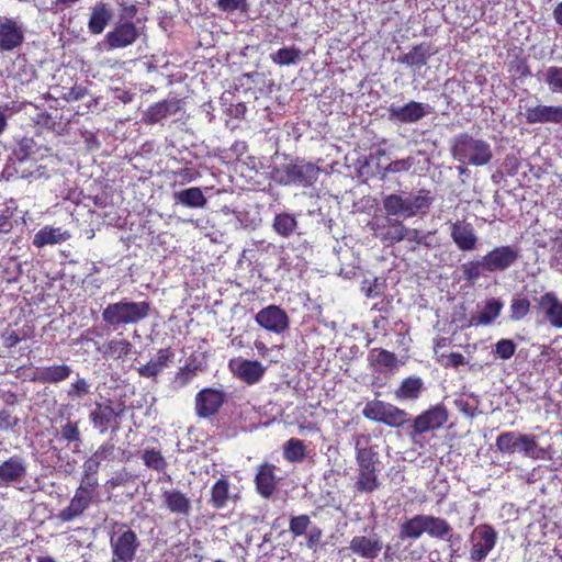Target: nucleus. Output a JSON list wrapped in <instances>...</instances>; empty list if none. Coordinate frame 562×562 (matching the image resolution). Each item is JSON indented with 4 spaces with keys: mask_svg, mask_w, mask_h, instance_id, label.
<instances>
[{
    "mask_svg": "<svg viewBox=\"0 0 562 562\" xmlns=\"http://www.w3.org/2000/svg\"><path fill=\"white\" fill-rule=\"evenodd\" d=\"M472 539L474 542L470 551V559L482 561L494 549L497 541V532L490 525H480L474 529Z\"/></svg>",
    "mask_w": 562,
    "mask_h": 562,
    "instance_id": "obj_13",
    "label": "nucleus"
},
{
    "mask_svg": "<svg viewBox=\"0 0 562 562\" xmlns=\"http://www.w3.org/2000/svg\"><path fill=\"white\" fill-rule=\"evenodd\" d=\"M114 450L115 447L111 442H105L101 445L98 450L92 454L95 460H98L100 463L103 461H110L114 458Z\"/></svg>",
    "mask_w": 562,
    "mask_h": 562,
    "instance_id": "obj_60",
    "label": "nucleus"
},
{
    "mask_svg": "<svg viewBox=\"0 0 562 562\" xmlns=\"http://www.w3.org/2000/svg\"><path fill=\"white\" fill-rule=\"evenodd\" d=\"M60 432L63 438L69 442L80 441V431L76 423L68 422L61 427Z\"/></svg>",
    "mask_w": 562,
    "mask_h": 562,
    "instance_id": "obj_62",
    "label": "nucleus"
},
{
    "mask_svg": "<svg viewBox=\"0 0 562 562\" xmlns=\"http://www.w3.org/2000/svg\"><path fill=\"white\" fill-rule=\"evenodd\" d=\"M90 392L89 384L83 378H78L72 382L67 391L70 397H82Z\"/></svg>",
    "mask_w": 562,
    "mask_h": 562,
    "instance_id": "obj_58",
    "label": "nucleus"
},
{
    "mask_svg": "<svg viewBox=\"0 0 562 562\" xmlns=\"http://www.w3.org/2000/svg\"><path fill=\"white\" fill-rule=\"evenodd\" d=\"M415 164L414 157H407L404 159H398L391 161L386 167L385 171L391 173H398L403 171H408Z\"/></svg>",
    "mask_w": 562,
    "mask_h": 562,
    "instance_id": "obj_57",
    "label": "nucleus"
},
{
    "mask_svg": "<svg viewBox=\"0 0 562 562\" xmlns=\"http://www.w3.org/2000/svg\"><path fill=\"white\" fill-rule=\"evenodd\" d=\"M306 536V546L308 549H315V547L321 542L323 531L317 526H312L307 532Z\"/></svg>",
    "mask_w": 562,
    "mask_h": 562,
    "instance_id": "obj_64",
    "label": "nucleus"
},
{
    "mask_svg": "<svg viewBox=\"0 0 562 562\" xmlns=\"http://www.w3.org/2000/svg\"><path fill=\"white\" fill-rule=\"evenodd\" d=\"M217 7L222 11L232 12L235 10L245 11L247 8L246 0H217Z\"/></svg>",
    "mask_w": 562,
    "mask_h": 562,
    "instance_id": "obj_63",
    "label": "nucleus"
},
{
    "mask_svg": "<svg viewBox=\"0 0 562 562\" xmlns=\"http://www.w3.org/2000/svg\"><path fill=\"white\" fill-rule=\"evenodd\" d=\"M20 419L8 409H0V431L12 430Z\"/></svg>",
    "mask_w": 562,
    "mask_h": 562,
    "instance_id": "obj_59",
    "label": "nucleus"
},
{
    "mask_svg": "<svg viewBox=\"0 0 562 562\" xmlns=\"http://www.w3.org/2000/svg\"><path fill=\"white\" fill-rule=\"evenodd\" d=\"M431 52L427 44H419L414 46L408 53L398 57V63L405 64L409 67H422L426 65Z\"/></svg>",
    "mask_w": 562,
    "mask_h": 562,
    "instance_id": "obj_41",
    "label": "nucleus"
},
{
    "mask_svg": "<svg viewBox=\"0 0 562 562\" xmlns=\"http://www.w3.org/2000/svg\"><path fill=\"white\" fill-rule=\"evenodd\" d=\"M25 38L24 25L21 21L0 15V50L12 52L19 48Z\"/></svg>",
    "mask_w": 562,
    "mask_h": 562,
    "instance_id": "obj_12",
    "label": "nucleus"
},
{
    "mask_svg": "<svg viewBox=\"0 0 562 562\" xmlns=\"http://www.w3.org/2000/svg\"><path fill=\"white\" fill-rule=\"evenodd\" d=\"M71 372L72 369L67 364L42 367L36 369L32 380L40 383L57 384L66 381Z\"/></svg>",
    "mask_w": 562,
    "mask_h": 562,
    "instance_id": "obj_29",
    "label": "nucleus"
},
{
    "mask_svg": "<svg viewBox=\"0 0 562 562\" xmlns=\"http://www.w3.org/2000/svg\"><path fill=\"white\" fill-rule=\"evenodd\" d=\"M539 306L551 326L562 328V303L554 293L543 294L539 300Z\"/></svg>",
    "mask_w": 562,
    "mask_h": 562,
    "instance_id": "obj_30",
    "label": "nucleus"
},
{
    "mask_svg": "<svg viewBox=\"0 0 562 562\" xmlns=\"http://www.w3.org/2000/svg\"><path fill=\"white\" fill-rule=\"evenodd\" d=\"M173 199L177 203L192 209H203L207 203L202 190L198 187L177 191L173 193Z\"/></svg>",
    "mask_w": 562,
    "mask_h": 562,
    "instance_id": "obj_37",
    "label": "nucleus"
},
{
    "mask_svg": "<svg viewBox=\"0 0 562 562\" xmlns=\"http://www.w3.org/2000/svg\"><path fill=\"white\" fill-rule=\"evenodd\" d=\"M225 395L215 389H204L195 396V409L199 417H211L215 415L223 405Z\"/></svg>",
    "mask_w": 562,
    "mask_h": 562,
    "instance_id": "obj_20",
    "label": "nucleus"
},
{
    "mask_svg": "<svg viewBox=\"0 0 562 562\" xmlns=\"http://www.w3.org/2000/svg\"><path fill=\"white\" fill-rule=\"evenodd\" d=\"M373 235L387 246L395 245L404 240V232L406 226L394 216L383 220H376L368 224Z\"/></svg>",
    "mask_w": 562,
    "mask_h": 562,
    "instance_id": "obj_11",
    "label": "nucleus"
},
{
    "mask_svg": "<svg viewBox=\"0 0 562 562\" xmlns=\"http://www.w3.org/2000/svg\"><path fill=\"white\" fill-rule=\"evenodd\" d=\"M132 344L126 339H111L97 348L104 358L122 359L127 357L132 351Z\"/></svg>",
    "mask_w": 562,
    "mask_h": 562,
    "instance_id": "obj_36",
    "label": "nucleus"
},
{
    "mask_svg": "<svg viewBox=\"0 0 562 562\" xmlns=\"http://www.w3.org/2000/svg\"><path fill=\"white\" fill-rule=\"evenodd\" d=\"M311 527L312 520L308 515L302 514L290 518L289 530L294 538L305 535Z\"/></svg>",
    "mask_w": 562,
    "mask_h": 562,
    "instance_id": "obj_51",
    "label": "nucleus"
},
{
    "mask_svg": "<svg viewBox=\"0 0 562 562\" xmlns=\"http://www.w3.org/2000/svg\"><path fill=\"white\" fill-rule=\"evenodd\" d=\"M125 413V405L117 403L113 405L112 402L97 403L94 408L89 415V419L93 428L98 429L100 434H105L110 428L112 432L120 429L121 417Z\"/></svg>",
    "mask_w": 562,
    "mask_h": 562,
    "instance_id": "obj_7",
    "label": "nucleus"
},
{
    "mask_svg": "<svg viewBox=\"0 0 562 562\" xmlns=\"http://www.w3.org/2000/svg\"><path fill=\"white\" fill-rule=\"evenodd\" d=\"M524 111L528 124H562V105H526Z\"/></svg>",
    "mask_w": 562,
    "mask_h": 562,
    "instance_id": "obj_17",
    "label": "nucleus"
},
{
    "mask_svg": "<svg viewBox=\"0 0 562 562\" xmlns=\"http://www.w3.org/2000/svg\"><path fill=\"white\" fill-rule=\"evenodd\" d=\"M496 448L506 454L520 453L525 458L542 460L546 458V449L539 447L535 435L517 431H504L497 436Z\"/></svg>",
    "mask_w": 562,
    "mask_h": 562,
    "instance_id": "obj_4",
    "label": "nucleus"
},
{
    "mask_svg": "<svg viewBox=\"0 0 562 562\" xmlns=\"http://www.w3.org/2000/svg\"><path fill=\"white\" fill-rule=\"evenodd\" d=\"M552 258L551 265L553 267H562V233L559 234L552 241Z\"/></svg>",
    "mask_w": 562,
    "mask_h": 562,
    "instance_id": "obj_61",
    "label": "nucleus"
},
{
    "mask_svg": "<svg viewBox=\"0 0 562 562\" xmlns=\"http://www.w3.org/2000/svg\"><path fill=\"white\" fill-rule=\"evenodd\" d=\"M302 50L295 46H284L270 55L271 60L279 66L296 65L302 59Z\"/></svg>",
    "mask_w": 562,
    "mask_h": 562,
    "instance_id": "obj_44",
    "label": "nucleus"
},
{
    "mask_svg": "<svg viewBox=\"0 0 562 562\" xmlns=\"http://www.w3.org/2000/svg\"><path fill=\"white\" fill-rule=\"evenodd\" d=\"M362 414L370 420L382 423L390 427H401L408 420V414L405 411L379 400L368 402Z\"/></svg>",
    "mask_w": 562,
    "mask_h": 562,
    "instance_id": "obj_6",
    "label": "nucleus"
},
{
    "mask_svg": "<svg viewBox=\"0 0 562 562\" xmlns=\"http://www.w3.org/2000/svg\"><path fill=\"white\" fill-rule=\"evenodd\" d=\"M27 475L26 460L14 454L0 464V486H16Z\"/></svg>",
    "mask_w": 562,
    "mask_h": 562,
    "instance_id": "obj_15",
    "label": "nucleus"
},
{
    "mask_svg": "<svg viewBox=\"0 0 562 562\" xmlns=\"http://www.w3.org/2000/svg\"><path fill=\"white\" fill-rule=\"evenodd\" d=\"M36 148V143L32 137L24 136L15 142L14 148L3 170L8 178L13 177V166H24L27 159L35 154Z\"/></svg>",
    "mask_w": 562,
    "mask_h": 562,
    "instance_id": "obj_22",
    "label": "nucleus"
},
{
    "mask_svg": "<svg viewBox=\"0 0 562 562\" xmlns=\"http://www.w3.org/2000/svg\"><path fill=\"white\" fill-rule=\"evenodd\" d=\"M432 202L431 192L420 189L406 196L396 193L387 194L383 198L382 205L389 216L409 218L426 214Z\"/></svg>",
    "mask_w": 562,
    "mask_h": 562,
    "instance_id": "obj_1",
    "label": "nucleus"
},
{
    "mask_svg": "<svg viewBox=\"0 0 562 562\" xmlns=\"http://www.w3.org/2000/svg\"><path fill=\"white\" fill-rule=\"evenodd\" d=\"M175 352L170 348L158 350L155 358L139 367L137 372L143 378L155 379L173 361Z\"/></svg>",
    "mask_w": 562,
    "mask_h": 562,
    "instance_id": "obj_27",
    "label": "nucleus"
},
{
    "mask_svg": "<svg viewBox=\"0 0 562 562\" xmlns=\"http://www.w3.org/2000/svg\"><path fill=\"white\" fill-rule=\"evenodd\" d=\"M450 236L461 251H473L476 249L479 237L471 223L457 221L450 227Z\"/></svg>",
    "mask_w": 562,
    "mask_h": 562,
    "instance_id": "obj_21",
    "label": "nucleus"
},
{
    "mask_svg": "<svg viewBox=\"0 0 562 562\" xmlns=\"http://www.w3.org/2000/svg\"><path fill=\"white\" fill-rule=\"evenodd\" d=\"M271 226L277 235L289 238L297 231L299 222L294 214L281 212L274 215Z\"/></svg>",
    "mask_w": 562,
    "mask_h": 562,
    "instance_id": "obj_34",
    "label": "nucleus"
},
{
    "mask_svg": "<svg viewBox=\"0 0 562 562\" xmlns=\"http://www.w3.org/2000/svg\"><path fill=\"white\" fill-rule=\"evenodd\" d=\"M306 449L302 440L291 438L284 445L283 456L290 462H299L305 458Z\"/></svg>",
    "mask_w": 562,
    "mask_h": 562,
    "instance_id": "obj_48",
    "label": "nucleus"
},
{
    "mask_svg": "<svg viewBox=\"0 0 562 562\" xmlns=\"http://www.w3.org/2000/svg\"><path fill=\"white\" fill-rule=\"evenodd\" d=\"M177 101L164 100L151 105L145 113L144 120L146 123L155 124L160 122L162 119L178 111Z\"/></svg>",
    "mask_w": 562,
    "mask_h": 562,
    "instance_id": "obj_38",
    "label": "nucleus"
},
{
    "mask_svg": "<svg viewBox=\"0 0 562 562\" xmlns=\"http://www.w3.org/2000/svg\"><path fill=\"white\" fill-rule=\"evenodd\" d=\"M150 304L146 301L134 302L122 300L116 303H110L102 311L103 322L113 330L126 325H135L148 317Z\"/></svg>",
    "mask_w": 562,
    "mask_h": 562,
    "instance_id": "obj_3",
    "label": "nucleus"
},
{
    "mask_svg": "<svg viewBox=\"0 0 562 562\" xmlns=\"http://www.w3.org/2000/svg\"><path fill=\"white\" fill-rule=\"evenodd\" d=\"M278 172L282 175L280 178L281 183L307 188L317 181L321 169L313 162L296 159L293 162L282 166Z\"/></svg>",
    "mask_w": 562,
    "mask_h": 562,
    "instance_id": "obj_5",
    "label": "nucleus"
},
{
    "mask_svg": "<svg viewBox=\"0 0 562 562\" xmlns=\"http://www.w3.org/2000/svg\"><path fill=\"white\" fill-rule=\"evenodd\" d=\"M425 528V515H415L400 525L398 539L402 541L417 540L426 533Z\"/></svg>",
    "mask_w": 562,
    "mask_h": 562,
    "instance_id": "obj_32",
    "label": "nucleus"
},
{
    "mask_svg": "<svg viewBox=\"0 0 562 562\" xmlns=\"http://www.w3.org/2000/svg\"><path fill=\"white\" fill-rule=\"evenodd\" d=\"M530 302L526 297H514L510 304V318L513 321L522 319L529 312Z\"/></svg>",
    "mask_w": 562,
    "mask_h": 562,
    "instance_id": "obj_54",
    "label": "nucleus"
},
{
    "mask_svg": "<svg viewBox=\"0 0 562 562\" xmlns=\"http://www.w3.org/2000/svg\"><path fill=\"white\" fill-rule=\"evenodd\" d=\"M503 308V303L497 299H490L485 302L480 313L472 317L471 322L475 325H490L496 319Z\"/></svg>",
    "mask_w": 562,
    "mask_h": 562,
    "instance_id": "obj_40",
    "label": "nucleus"
},
{
    "mask_svg": "<svg viewBox=\"0 0 562 562\" xmlns=\"http://www.w3.org/2000/svg\"><path fill=\"white\" fill-rule=\"evenodd\" d=\"M145 465L158 472H162L167 469V461L159 450L145 449L142 456Z\"/></svg>",
    "mask_w": 562,
    "mask_h": 562,
    "instance_id": "obj_49",
    "label": "nucleus"
},
{
    "mask_svg": "<svg viewBox=\"0 0 562 562\" xmlns=\"http://www.w3.org/2000/svg\"><path fill=\"white\" fill-rule=\"evenodd\" d=\"M235 366V374L247 384L259 382L266 371V368L257 360H240Z\"/></svg>",
    "mask_w": 562,
    "mask_h": 562,
    "instance_id": "obj_31",
    "label": "nucleus"
},
{
    "mask_svg": "<svg viewBox=\"0 0 562 562\" xmlns=\"http://www.w3.org/2000/svg\"><path fill=\"white\" fill-rule=\"evenodd\" d=\"M276 472L277 467L272 463L265 462L258 467L255 484L261 497L270 498L274 494L279 482Z\"/></svg>",
    "mask_w": 562,
    "mask_h": 562,
    "instance_id": "obj_23",
    "label": "nucleus"
},
{
    "mask_svg": "<svg viewBox=\"0 0 562 562\" xmlns=\"http://www.w3.org/2000/svg\"><path fill=\"white\" fill-rule=\"evenodd\" d=\"M229 498V483L225 477H221L211 488L210 504L215 509H223L226 507Z\"/></svg>",
    "mask_w": 562,
    "mask_h": 562,
    "instance_id": "obj_42",
    "label": "nucleus"
},
{
    "mask_svg": "<svg viewBox=\"0 0 562 562\" xmlns=\"http://www.w3.org/2000/svg\"><path fill=\"white\" fill-rule=\"evenodd\" d=\"M139 544L137 535L122 525L110 538L112 562H133Z\"/></svg>",
    "mask_w": 562,
    "mask_h": 562,
    "instance_id": "obj_8",
    "label": "nucleus"
},
{
    "mask_svg": "<svg viewBox=\"0 0 562 562\" xmlns=\"http://www.w3.org/2000/svg\"><path fill=\"white\" fill-rule=\"evenodd\" d=\"M357 469L379 468V452L371 445V436L359 434L353 436Z\"/></svg>",
    "mask_w": 562,
    "mask_h": 562,
    "instance_id": "obj_19",
    "label": "nucleus"
},
{
    "mask_svg": "<svg viewBox=\"0 0 562 562\" xmlns=\"http://www.w3.org/2000/svg\"><path fill=\"white\" fill-rule=\"evenodd\" d=\"M427 103L411 101L404 105L392 104L389 108L390 120L401 124H413L431 113Z\"/></svg>",
    "mask_w": 562,
    "mask_h": 562,
    "instance_id": "obj_14",
    "label": "nucleus"
},
{
    "mask_svg": "<svg viewBox=\"0 0 562 562\" xmlns=\"http://www.w3.org/2000/svg\"><path fill=\"white\" fill-rule=\"evenodd\" d=\"M137 37L136 25L131 21H124L117 23L112 31L106 33L104 44L108 49L124 48L134 44Z\"/></svg>",
    "mask_w": 562,
    "mask_h": 562,
    "instance_id": "obj_18",
    "label": "nucleus"
},
{
    "mask_svg": "<svg viewBox=\"0 0 562 562\" xmlns=\"http://www.w3.org/2000/svg\"><path fill=\"white\" fill-rule=\"evenodd\" d=\"M255 319L260 327L273 334H281L289 327L288 314L277 305L263 307Z\"/></svg>",
    "mask_w": 562,
    "mask_h": 562,
    "instance_id": "obj_16",
    "label": "nucleus"
},
{
    "mask_svg": "<svg viewBox=\"0 0 562 562\" xmlns=\"http://www.w3.org/2000/svg\"><path fill=\"white\" fill-rule=\"evenodd\" d=\"M113 18V11L105 2H98L91 8L88 30L93 35L101 34Z\"/></svg>",
    "mask_w": 562,
    "mask_h": 562,
    "instance_id": "obj_28",
    "label": "nucleus"
},
{
    "mask_svg": "<svg viewBox=\"0 0 562 562\" xmlns=\"http://www.w3.org/2000/svg\"><path fill=\"white\" fill-rule=\"evenodd\" d=\"M516 351V344L512 339L503 338L494 346L495 355L502 360L510 359Z\"/></svg>",
    "mask_w": 562,
    "mask_h": 562,
    "instance_id": "obj_55",
    "label": "nucleus"
},
{
    "mask_svg": "<svg viewBox=\"0 0 562 562\" xmlns=\"http://www.w3.org/2000/svg\"><path fill=\"white\" fill-rule=\"evenodd\" d=\"M448 419V414L445 407L435 406L422 415L417 416L414 420V432L422 435L429 430L440 428Z\"/></svg>",
    "mask_w": 562,
    "mask_h": 562,
    "instance_id": "obj_25",
    "label": "nucleus"
},
{
    "mask_svg": "<svg viewBox=\"0 0 562 562\" xmlns=\"http://www.w3.org/2000/svg\"><path fill=\"white\" fill-rule=\"evenodd\" d=\"M431 233H422L416 228L407 227L404 232V240L415 244V245H423L427 248L432 247V243L430 241Z\"/></svg>",
    "mask_w": 562,
    "mask_h": 562,
    "instance_id": "obj_53",
    "label": "nucleus"
},
{
    "mask_svg": "<svg viewBox=\"0 0 562 562\" xmlns=\"http://www.w3.org/2000/svg\"><path fill=\"white\" fill-rule=\"evenodd\" d=\"M348 549L355 555H358L362 559L373 560L383 549V542L376 535L371 537L355 536L350 540Z\"/></svg>",
    "mask_w": 562,
    "mask_h": 562,
    "instance_id": "obj_24",
    "label": "nucleus"
},
{
    "mask_svg": "<svg viewBox=\"0 0 562 562\" xmlns=\"http://www.w3.org/2000/svg\"><path fill=\"white\" fill-rule=\"evenodd\" d=\"M379 468L357 469V479L355 482L356 491L360 493H372L380 486Z\"/></svg>",
    "mask_w": 562,
    "mask_h": 562,
    "instance_id": "obj_35",
    "label": "nucleus"
},
{
    "mask_svg": "<svg viewBox=\"0 0 562 562\" xmlns=\"http://www.w3.org/2000/svg\"><path fill=\"white\" fill-rule=\"evenodd\" d=\"M13 176H16V177H20V178H23V179H29V180H38V179H42V178H45L47 179L49 177V175H47L46 172V168L43 167V166H30V167H18V166H13Z\"/></svg>",
    "mask_w": 562,
    "mask_h": 562,
    "instance_id": "obj_50",
    "label": "nucleus"
},
{
    "mask_svg": "<svg viewBox=\"0 0 562 562\" xmlns=\"http://www.w3.org/2000/svg\"><path fill=\"white\" fill-rule=\"evenodd\" d=\"M519 257V247L513 245L499 246L483 256V265L486 272L505 271L514 266Z\"/></svg>",
    "mask_w": 562,
    "mask_h": 562,
    "instance_id": "obj_10",
    "label": "nucleus"
},
{
    "mask_svg": "<svg viewBox=\"0 0 562 562\" xmlns=\"http://www.w3.org/2000/svg\"><path fill=\"white\" fill-rule=\"evenodd\" d=\"M450 151L453 159L460 164L476 167L487 165L493 158L491 145L468 133H461L453 137Z\"/></svg>",
    "mask_w": 562,
    "mask_h": 562,
    "instance_id": "obj_2",
    "label": "nucleus"
},
{
    "mask_svg": "<svg viewBox=\"0 0 562 562\" xmlns=\"http://www.w3.org/2000/svg\"><path fill=\"white\" fill-rule=\"evenodd\" d=\"M70 238V234L61 228L45 226L40 229L33 238V245L37 248H43L46 245H56L66 241Z\"/></svg>",
    "mask_w": 562,
    "mask_h": 562,
    "instance_id": "obj_33",
    "label": "nucleus"
},
{
    "mask_svg": "<svg viewBox=\"0 0 562 562\" xmlns=\"http://www.w3.org/2000/svg\"><path fill=\"white\" fill-rule=\"evenodd\" d=\"M461 270L463 273V278L470 283H474L476 280L480 279V277L485 271L483 258L481 260L468 261L463 263Z\"/></svg>",
    "mask_w": 562,
    "mask_h": 562,
    "instance_id": "obj_52",
    "label": "nucleus"
},
{
    "mask_svg": "<svg viewBox=\"0 0 562 562\" xmlns=\"http://www.w3.org/2000/svg\"><path fill=\"white\" fill-rule=\"evenodd\" d=\"M542 80L552 93H562V66H550L544 69Z\"/></svg>",
    "mask_w": 562,
    "mask_h": 562,
    "instance_id": "obj_47",
    "label": "nucleus"
},
{
    "mask_svg": "<svg viewBox=\"0 0 562 562\" xmlns=\"http://www.w3.org/2000/svg\"><path fill=\"white\" fill-rule=\"evenodd\" d=\"M370 360L381 370H393L397 367L396 356L385 349H373L370 352Z\"/></svg>",
    "mask_w": 562,
    "mask_h": 562,
    "instance_id": "obj_46",
    "label": "nucleus"
},
{
    "mask_svg": "<svg viewBox=\"0 0 562 562\" xmlns=\"http://www.w3.org/2000/svg\"><path fill=\"white\" fill-rule=\"evenodd\" d=\"M97 487L98 483L91 480L80 484L69 505L58 513L57 518L63 522H70L80 517L91 505Z\"/></svg>",
    "mask_w": 562,
    "mask_h": 562,
    "instance_id": "obj_9",
    "label": "nucleus"
},
{
    "mask_svg": "<svg viewBox=\"0 0 562 562\" xmlns=\"http://www.w3.org/2000/svg\"><path fill=\"white\" fill-rule=\"evenodd\" d=\"M422 389V379L417 376H409L402 381L394 394L397 400H416L418 398Z\"/></svg>",
    "mask_w": 562,
    "mask_h": 562,
    "instance_id": "obj_43",
    "label": "nucleus"
},
{
    "mask_svg": "<svg viewBox=\"0 0 562 562\" xmlns=\"http://www.w3.org/2000/svg\"><path fill=\"white\" fill-rule=\"evenodd\" d=\"M162 503L166 508L175 515L189 516L191 512V499L181 491L162 490L161 492Z\"/></svg>",
    "mask_w": 562,
    "mask_h": 562,
    "instance_id": "obj_26",
    "label": "nucleus"
},
{
    "mask_svg": "<svg viewBox=\"0 0 562 562\" xmlns=\"http://www.w3.org/2000/svg\"><path fill=\"white\" fill-rule=\"evenodd\" d=\"M11 76L21 85H25L35 78V70L25 58L18 57L13 63Z\"/></svg>",
    "mask_w": 562,
    "mask_h": 562,
    "instance_id": "obj_45",
    "label": "nucleus"
},
{
    "mask_svg": "<svg viewBox=\"0 0 562 562\" xmlns=\"http://www.w3.org/2000/svg\"><path fill=\"white\" fill-rule=\"evenodd\" d=\"M101 463L94 459V457H90L85 463H83V472L85 475L81 480L80 484H85L88 480L94 481L98 483V480L95 477V474L98 473V470L100 468Z\"/></svg>",
    "mask_w": 562,
    "mask_h": 562,
    "instance_id": "obj_56",
    "label": "nucleus"
},
{
    "mask_svg": "<svg viewBox=\"0 0 562 562\" xmlns=\"http://www.w3.org/2000/svg\"><path fill=\"white\" fill-rule=\"evenodd\" d=\"M426 533L435 539L451 538V525L442 517L425 515Z\"/></svg>",
    "mask_w": 562,
    "mask_h": 562,
    "instance_id": "obj_39",
    "label": "nucleus"
}]
</instances>
